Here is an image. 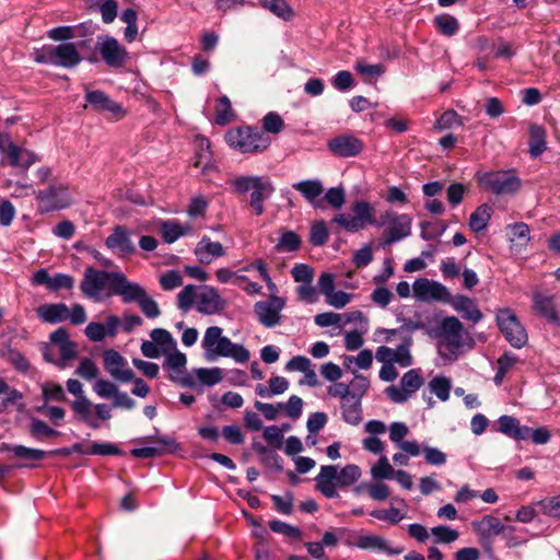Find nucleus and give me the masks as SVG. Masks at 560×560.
Listing matches in <instances>:
<instances>
[{
	"label": "nucleus",
	"mask_w": 560,
	"mask_h": 560,
	"mask_svg": "<svg viewBox=\"0 0 560 560\" xmlns=\"http://www.w3.org/2000/svg\"><path fill=\"white\" fill-rule=\"evenodd\" d=\"M352 214L338 213L334 217L332 223H336L350 233L358 232L366 224L383 226L388 224L385 232L384 244L398 242L411 233V218L408 214H397L394 211H386L381 215L380 221L375 219V210L366 201H357L352 206Z\"/></svg>",
	"instance_id": "nucleus-1"
},
{
	"label": "nucleus",
	"mask_w": 560,
	"mask_h": 560,
	"mask_svg": "<svg viewBox=\"0 0 560 560\" xmlns=\"http://www.w3.org/2000/svg\"><path fill=\"white\" fill-rule=\"evenodd\" d=\"M474 340L455 316L445 317L439 330V353L448 361H455L466 350L471 349Z\"/></svg>",
	"instance_id": "nucleus-2"
},
{
	"label": "nucleus",
	"mask_w": 560,
	"mask_h": 560,
	"mask_svg": "<svg viewBox=\"0 0 560 560\" xmlns=\"http://www.w3.org/2000/svg\"><path fill=\"white\" fill-rule=\"evenodd\" d=\"M202 348L208 361H213L219 357L232 358L236 362L245 363L249 359V351L242 345L233 343L228 337L222 336V328L211 326L207 328Z\"/></svg>",
	"instance_id": "nucleus-3"
},
{
	"label": "nucleus",
	"mask_w": 560,
	"mask_h": 560,
	"mask_svg": "<svg viewBox=\"0 0 560 560\" xmlns=\"http://www.w3.org/2000/svg\"><path fill=\"white\" fill-rule=\"evenodd\" d=\"M361 477L358 465L349 464L338 471L335 465H324L316 477V488L326 498H337V487L346 488L354 485Z\"/></svg>",
	"instance_id": "nucleus-4"
},
{
	"label": "nucleus",
	"mask_w": 560,
	"mask_h": 560,
	"mask_svg": "<svg viewBox=\"0 0 560 560\" xmlns=\"http://www.w3.org/2000/svg\"><path fill=\"white\" fill-rule=\"evenodd\" d=\"M224 138L231 148L245 154L261 153L271 143L270 137L250 126L231 128Z\"/></svg>",
	"instance_id": "nucleus-5"
},
{
	"label": "nucleus",
	"mask_w": 560,
	"mask_h": 560,
	"mask_svg": "<svg viewBox=\"0 0 560 560\" xmlns=\"http://www.w3.org/2000/svg\"><path fill=\"white\" fill-rule=\"evenodd\" d=\"M232 185L238 194H245L249 189L253 190L250 194L249 206L254 209L257 215H261L264 213V201L275 191L271 180L268 177L262 176H240L232 180Z\"/></svg>",
	"instance_id": "nucleus-6"
},
{
	"label": "nucleus",
	"mask_w": 560,
	"mask_h": 560,
	"mask_svg": "<svg viewBox=\"0 0 560 560\" xmlns=\"http://www.w3.org/2000/svg\"><path fill=\"white\" fill-rule=\"evenodd\" d=\"M38 202V211L48 213L69 208L73 202L70 188L66 184L49 185L46 189L35 192Z\"/></svg>",
	"instance_id": "nucleus-7"
},
{
	"label": "nucleus",
	"mask_w": 560,
	"mask_h": 560,
	"mask_svg": "<svg viewBox=\"0 0 560 560\" xmlns=\"http://www.w3.org/2000/svg\"><path fill=\"white\" fill-rule=\"evenodd\" d=\"M117 272H108L104 270H97L93 267H88L84 270L83 279L80 283L81 292L84 296L100 301L102 292L109 288L113 293V283Z\"/></svg>",
	"instance_id": "nucleus-8"
},
{
	"label": "nucleus",
	"mask_w": 560,
	"mask_h": 560,
	"mask_svg": "<svg viewBox=\"0 0 560 560\" xmlns=\"http://www.w3.org/2000/svg\"><path fill=\"white\" fill-rule=\"evenodd\" d=\"M497 322L501 332L513 347L521 348L525 345L527 334L511 310L499 311Z\"/></svg>",
	"instance_id": "nucleus-9"
},
{
	"label": "nucleus",
	"mask_w": 560,
	"mask_h": 560,
	"mask_svg": "<svg viewBox=\"0 0 560 560\" xmlns=\"http://www.w3.org/2000/svg\"><path fill=\"white\" fill-rule=\"evenodd\" d=\"M423 378L419 370L412 369L406 372L401 380L400 386H388L385 389L387 397L395 404L406 402L421 386Z\"/></svg>",
	"instance_id": "nucleus-10"
},
{
	"label": "nucleus",
	"mask_w": 560,
	"mask_h": 560,
	"mask_svg": "<svg viewBox=\"0 0 560 560\" xmlns=\"http://www.w3.org/2000/svg\"><path fill=\"white\" fill-rule=\"evenodd\" d=\"M480 184L497 195L513 194L521 186L520 178L512 172H490L480 178Z\"/></svg>",
	"instance_id": "nucleus-11"
},
{
	"label": "nucleus",
	"mask_w": 560,
	"mask_h": 560,
	"mask_svg": "<svg viewBox=\"0 0 560 560\" xmlns=\"http://www.w3.org/2000/svg\"><path fill=\"white\" fill-rule=\"evenodd\" d=\"M413 295L422 302H450L451 293L440 282L427 278L417 279L412 285Z\"/></svg>",
	"instance_id": "nucleus-12"
},
{
	"label": "nucleus",
	"mask_w": 560,
	"mask_h": 560,
	"mask_svg": "<svg viewBox=\"0 0 560 560\" xmlns=\"http://www.w3.org/2000/svg\"><path fill=\"white\" fill-rule=\"evenodd\" d=\"M96 47L106 65L113 68L124 66L128 54L115 37L109 35L98 37Z\"/></svg>",
	"instance_id": "nucleus-13"
},
{
	"label": "nucleus",
	"mask_w": 560,
	"mask_h": 560,
	"mask_svg": "<svg viewBox=\"0 0 560 560\" xmlns=\"http://www.w3.org/2000/svg\"><path fill=\"white\" fill-rule=\"evenodd\" d=\"M284 300L277 295H271L266 301H259L255 304V314L260 324L265 327L271 328L278 325L281 320V311L284 307Z\"/></svg>",
	"instance_id": "nucleus-14"
},
{
	"label": "nucleus",
	"mask_w": 560,
	"mask_h": 560,
	"mask_svg": "<svg viewBox=\"0 0 560 560\" xmlns=\"http://www.w3.org/2000/svg\"><path fill=\"white\" fill-rule=\"evenodd\" d=\"M104 369L116 381L128 383L133 380L135 373L128 366L127 360L116 350L109 349L103 353Z\"/></svg>",
	"instance_id": "nucleus-15"
},
{
	"label": "nucleus",
	"mask_w": 560,
	"mask_h": 560,
	"mask_svg": "<svg viewBox=\"0 0 560 560\" xmlns=\"http://www.w3.org/2000/svg\"><path fill=\"white\" fill-rule=\"evenodd\" d=\"M472 527L479 542L487 549H491L492 539L505 533V525L493 515H485L480 521L474 522Z\"/></svg>",
	"instance_id": "nucleus-16"
},
{
	"label": "nucleus",
	"mask_w": 560,
	"mask_h": 560,
	"mask_svg": "<svg viewBox=\"0 0 560 560\" xmlns=\"http://www.w3.org/2000/svg\"><path fill=\"white\" fill-rule=\"evenodd\" d=\"M105 244L108 249L117 253L120 257L131 256L137 250L131 240L130 232L122 225L114 228L113 233L106 238Z\"/></svg>",
	"instance_id": "nucleus-17"
},
{
	"label": "nucleus",
	"mask_w": 560,
	"mask_h": 560,
	"mask_svg": "<svg viewBox=\"0 0 560 560\" xmlns=\"http://www.w3.org/2000/svg\"><path fill=\"white\" fill-rule=\"evenodd\" d=\"M115 279L113 294L121 296L125 303L138 302L144 296L147 292L144 288L139 283L129 281L124 273L117 272ZM108 295H112V293H108Z\"/></svg>",
	"instance_id": "nucleus-18"
},
{
	"label": "nucleus",
	"mask_w": 560,
	"mask_h": 560,
	"mask_svg": "<svg viewBox=\"0 0 560 560\" xmlns=\"http://www.w3.org/2000/svg\"><path fill=\"white\" fill-rule=\"evenodd\" d=\"M186 363V355L175 348L174 350L168 351L164 366L171 371L170 377L172 381L178 382L183 386L191 387L194 385V381L190 376L185 375L184 373Z\"/></svg>",
	"instance_id": "nucleus-19"
},
{
	"label": "nucleus",
	"mask_w": 560,
	"mask_h": 560,
	"mask_svg": "<svg viewBox=\"0 0 560 560\" xmlns=\"http://www.w3.org/2000/svg\"><path fill=\"white\" fill-rule=\"evenodd\" d=\"M327 145L330 152L339 158L355 156L360 154L363 149L362 141L349 135H342L332 138L328 141Z\"/></svg>",
	"instance_id": "nucleus-20"
},
{
	"label": "nucleus",
	"mask_w": 560,
	"mask_h": 560,
	"mask_svg": "<svg viewBox=\"0 0 560 560\" xmlns=\"http://www.w3.org/2000/svg\"><path fill=\"white\" fill-rule=\"evenodd\" d=\"M409 348V343L399 345L396 349L381 346L376 349L375 358L382 363L392 362V364L397 363L402 368H407L412 363V357Z\"/></svg>",
	"instance_id": "nucleus-21"
},
{
	"label": "nucleus",
	"mask_w": 560,
	"mask_h": 560,
	"mask_svg": "<svg viewBox=\"0 0 560 560\" xmlns=\"http://www.w3.org/2000/svg\"><path fill=\"white\" fill-rule=\"evenodd\" d=\"M224 301L218 291L210 287L200 288L196 296V310L201 314H215L224 308Z\"/></svg>",
	"instance_id": "nucleus-22"
},
{
	"label": "nucleus",
	"mask_w": 560,
	"mask_h": 560,
	"mask_svg": "<svg viewBox=\"0 0 560 560\" xmlns=\"http://www.w3.org/2000/svg\"><path fill=\"white\" fill-rule=\"evenodd\" d=\"M355 546L363 550L382 552L387 556H397L404 551L402 547H392L385 538L375 534L358 536Z\"/></svg>",
	"instance_id": "nucleus-23"
},
{
	"label": "nucleus",
	"mask_w": 560,
	"mask_h": 560,
	"mask_svg": "<svg viewBox=\"0 0 560 560\" xmlns=\"http://www.w3.org/2000/svg\"><path fill=\"white\" fill-rule=\"evenodd\" d=\"M85 100L98 113L109 114L119 118L125 115L121 106L102 91L96 90L88 92Z\"/></svg>",
	"instance_id": "nucleus-24"
},
{
	"label": "nucleus",
	"mask_w": 560,
	"mask_h": 560,
	"mask_svg": "<svg viewBox=\"0 0 560 560\" xmlns=\"http://www.w3.org/2000/svg\"><path fill=\"white\" fill-rule=\"evenodd\" d=\"M49 340L56 346L61 361L67 363L77 357V345L70 340V335L66 328L60 327L51 332Z\"/></svg>",
	"instance_id": "nucleus-25"
},
{
	"label": "nucleus",
	"mask_w": 560,
	"mask_h": 560,
	"mask_svg": "<svg viewBox=\"0 0 560 560\" xmlns=\"http://www.w3.org/2000/svg\"><path fill=\"white\" fill-rule=\"evenodd\" d=\"M54 54V65L63 67V68H72L80 63L81 56L72 43H65L58 46H51Z\"/></svg>",
	"instance_id": "nucleus-26"
},
{
	"label": "nucleus",
	"mask_w": 560,
	"mask_h": 560,
	"mask_svg": "<svg viewBox=\"0 0 560 560\" xmlns=\"http://www.w3.org/2000/svg\"><path fill=\"white\" fill-rule=\"evenodd\" d=\"M293 189L299 191L312 206L323 208V201L319 196L324 192L323 183L318 179H307L294 183Z\"/></svg>",
	"instance_id": "nucleus-27"
},
{
	"label": "nucleus",
	"mask_w": 560,
	"mask_h": 560,
	"mask_svg": "<svg viewBox=\"0 0 560 560\" xmlns=\"http://www.w3.org/2000/svg\"><path fill=\"white\" fill-rule=\"evenodd\" d=\"M156 446L133 448L130 453L137 458H152L163 455L165 452H175L178 447L174 440L160 436L155 441Z\"/></svg>",
	"instance_id": "nucleus-28"
},
{
	"label": "nucleus",
	"mask_w": 560,
	"mask_h": 560,
	"mask_svg": "<svg viewBox=\"0 0 560 560\" xmlns=\"http://www.w3.org/2000/svg\"><path fill=\"white\" fill-rule=\"evenodd\" d=\"M4 154L9 158V162L12 166L25 170L38 161V158L34 152L18 147L13 142L7 143V152Z\"/></svg>",
	"instance_id": "nucleus-29"
},
{
	"label": "nucleus",
	"mask_w": 560,
	"mask_h": 560,
	"mask_svg": "<svg viewBox=\"0 0 560 560\" xmlns=\"http://www.w3.org/2000/svg\"><path fill=\"white\" fill-rule=\"evenodd\" d=\"M195 254L201 264H210L213 258L224 256L225 250L221 243L212 242L209 237L203 236L198 242Z\"/></svg>",
	"instance_id": "nucleus-30"
},
{
	"label": "nucleus",
	"mask_w": 560,
	"mask_h": 560,
	"mask_svg": "<svg viewBox=\"0 0 560 560\" xmlns=\"http://www.w3.org/2000/svg\"><path fill=\"white\" fill-rule=\"evenodd\" d=\"M450 302L454 310L458 312L465 319L472 323H478L482 318L480 310L470 298L465 295H456Z\"/></svg>",
	"instance_id": "nucleus-31"
},
{
	"label": "nucleus",
	"mask_w": 560,
	"mask_h": 560,
	"mask_svg": "<svg viewBox=\"0 0 560 560\" xmlns=\"http://www.w3.org/2000/svg\"><path fill=\"white\" fill-rule=\"evenodd\" d=\"M36 312L43 322L50 324L65 322L69 317V307L63 303L43 304Z\"/></svg>",
	"instance_id": "nucleus-32"
},
{
	"label": "nucleus",
	"mask_w": 560,
	"mask_h": 560,
	"mask_svg": "<svg viewBox=\"0 0 560 560\" xmlns=\"http://www.w3.org/2000/svg\"><path fill=\"white\" fill-rule=\"evenodd\" d=\"M533 301L535 311L541 316L552 322L558 319L553 295H547L542 292L536 291L533 294Z\"/></svg>",
	"instance_id": "nucleus-33"
},
{
	"label": "nucleus",
	"mask_w": 560,
	"mask_h": 560,
	"mask_svg": "<svg viewBox=\"0 0 560 560\" xmlns=\"http://www.w3.org/2000/svg\"><path fill=\"white\" fill-rule=\"evenodd\" d=\"M1 452H9L14 457L25 459L28 463L39 462L45 458L46 452L38 448H31L23 445H10L3 443L0 447Z\"/></svg>",
	"instance_id": "nucleus-34"
},
{
	"label": "nucleus",
	"mask_w": 560,
	"mask_h": 560,
	"mask_svg": "<svg viewBox=\"0 0 560 560\" xmlns=\"http://www.w3.org/2000/svg\"><path fill=\"white\" fill-rule=\"evenodd\" d=\"M160 231L164 241L168 244L174 243L180 236L191 233L190 225H182L174 220L163 221L160 224Z\"/></svg>",
	"instance_id": "nucleus-35"
},
{
	"label": "nucleus",
	"mask_w": 560,
	"mask_h": 560,
	"mask_svg": "<svg viewBox=\"0 0 560 560\" xmlns=\"http://www.w3.org/2000/svg\"><path fill=\"white\" fill-rule=\"evenodd\" d=\"M341 409L347 423L357 425L361 422V399L348 397L341 401Z\"/></svg>",
	"instance_id": "nucleus-36"
},
{
	"label": "nucleus",
	"mask_w": 560,
	"mask_h": 560,
	"mask_svg": "<svg viewBox=\"0 0 560 560\" xmlns=\"http://www.w3.org/2000/svg\"><path fill=\"white\" fill-rule=\"evenodd\" d=\"M546 150V132L540 126L533 125L529 128V154L538 158Z\"/></svg>",
	"instance_id": "nucleus-37"
},
{
	"label": "nucleus",
	"mask_w": 560,
	"mask_h": 560,
	"mask_svg": "<svg viewBox=\"0 0 560 560\" xmlns=\"http://www.w3.org/2000/svg\"><path fill=\"white\" fill-rule=\"evenodd\" d=\"M492 209L488 205L479 206L469 218V228L478 233L483 231L491 218Z\"/></svg>",
	"instance_id": "nucleus-38"
},
{
	"label": "nucleus",
	"mask_w": 560,
	"mask_h": 560,
	"mask_svg": "<svg viewBox=\"0 0 560 560\" xmlns=\"http://www.w3.org/2000/svg\"><path fill=\"white\" fill-rule=\"evenodd\" d=\"M235 117V114L232 109L231 102L228 96L223 95L218 98L215 104V122L218 125L224 126L231 122Z\"/></svg>",
	"instance_id": "nucleus-39"
},
{
	"label": "nucleus",
	"mask_w": 560,
	"mask_h": 560,
	"mask_svg": "<svg viewBox=\"0 0 560 560\" xmlns=\"http://www.w3.org/2000/svg\"><path fill=\"white\" fill-rule=\"evenodd\" d=\"M152 341H154L158 346H161L162 351L167 353L176 348V341L173 339L172 335L162 328H155L150 334Z\"/></svg>",
	"instance_id": "nucleus-40"
},
{
	"label": "nucleus",
	"mask_w": 560,
	"mask_h": 560,
	"mask_svg": "<svg viewBox=\"0 0 560 560\" xmlns=\"http://www.w3.org/2000/svg\"><path fill=\"white\" fill-rule=\"evenodd\" d=\"M429 387L442 401H446L448 399L451 390V382L448 378L444 376L433 377L429 383Z\"/></svg>",
	"instance_id": "nucleus-41"
},
{
	"label": "nucleus",
	"mask_w": 560,
	"mask_h": 560,
	"mask_svg": "<svg viewBox=\"0 0 560 560\" xmlns=\"http://www.w3.org/2000/svg\"><path fill=\"white\" fill-rule=\"evenodd\" d=\"M198 294L197 288L192 284L186 285L177 295V306L184 312H187L192 304H196V296Z\"/></svg>",
	"instance_id": "nucleus-42"
},
{
	"label": "nucleus",
	"mask_w": 560,
	"mask_h": 560,
	"mask_svg": "<svg viewBox=\"0 0 560 560\" xmlns=\"http://www.w3.org/2000/svg\"><path fill=\"white\" fill-rule=\"evenodd\" d=\"M262 5L283 20H289L292 15V10L285 0H264Z\"/></svg>",
	"instance_id": "nucleus-43"
},
{
	"label": "nucleus",
	"mask_w": 560,
	"mask_h": 560,
	"mask_svg": "<svg viewBox=\"0 0 560 560\" xmlns=\"http://www.w3.org/2000/svg\"><path fill=\"white\" fill-rule=\"evenodd\" d=\"M30 432L32 436L37 440H42L44 438H56L60 434L58 431L48 427L46 422L38 419H34L32 421Z\"/></svg>",
	"instance_id": "nucleus-44"
},
{
	"label": "nucleus",
	"mask_w": 560,
	"mask_h": 560,
	"mask_svg": "<svg viewBox=\"0 0 560 560\" xmlns=\"http://www.w3.org/2000/svg\"><path fill=\"white\" fill-rule=\"evenodd\" d=\"M434 24L439 31L447 36L454 35L458 30V22L455 18L443 14L434 19Z\"/></svg>",
	"instance_id": "nucleus-45"
},
{
	"label": "nucleus",
	"mask_w": 560,
	"mask_h": 560,
	"mask_svg": "<svg viewBox=\"0 0 560 560\" xmlns=\"http://www.w3.org/2000/svg\"><path fill=\"white\" fill-rule=\"evenodd\" d=\"M395 472L386 456H382L371 469L374 479H389L395 476Z\"/></svg>",
	"instance_id": "nucleus-46"
},
{
	"label": "nucleus",
	"mask_w": 560,
	"mask_h": 560,
	"mask_svg": "<svg viewBox=\"0 0 560 560\" xmlns=\"http://www.w3.org/2000/svg\"><path fill=\"white\" fill-rule=\"evenodd\" d=\"M348 386L350 387V397L362 399L370 387V381L361 374H355Z\"/></svg>",
	"instance_id": "nucleus-47"
},
{
	"label": "nucleus",
	"mask_w": 560,
	"mask_h": 560,
	"mask_svg": "<svg viewBox=\"0 0 560 560\" xmlns=\"http://www.w3.org/2000/svg\"><path fill=\"white\" fill-rule=\"evenodd\" d=\"M262 128L266 132L278 135L284 128V121L277 113H268L262 118Z\"/></svg>",
	"instance_id": "nucleus-48"
},
{
	"label": "nucleus",
	"mask_w": 560,
	"mask_h": 560,
	"mask_svg": "<svg viewBox=\"0 0 560 560\" xmlns=\"http://www.w3.org/2000/svg\"><path fill=\"white\" fill-rule=\"evenodd\" d=\"M93 390L97 394L98 397L110 399L115 398V396L118 393V387L113 382H109L107 380H97L95 384L93 385Z\"/></svg>",
	"instance_id": "nucleus-49"
},
{
	"label": "nucleus",
	"mask_w": 560,
	"mask_h": 560,
	"mask_svg": "<svg viewBox=\"0 0 560 560\" xmlns=\"http://www.w3.org/2000/svg\"><path fill=\"white\" fill-rule=\"evenodd\" d=\"M71 408L73 412L78 416L79 420L85 422L90 420L92 417V402L88 397H81V399H75Z\"/></svg>",
	"instance_id": "nucleus-50"
},
{
	"label": "nucleus",
	"mask_w": 560,
	"mask_h": 560,
	"mask_svg": "<svg viewBox=\"0 0 560 560\" xmlns=\"http://www.w3.org/2000/svg\"><path fill=\"white\" fill-rule=\"evenodd\" d=\"M196 375L198 380L206 385L212 386L222 380V371L219 368L213 369H197Z\"/></svg>",
	"instance_id": "nucleus-51"
},
{
	"label": "nucleus",
	"mask_w": 560,
	"mask_h": 560,
	"mask_svg": "<svg viewBox=\"0 0 560 560\" xmlns=\"http://www.w3.org/2000/svg\"><path fill=\"white\" fill-rule=\"evenodd\" d=\"M42 389L45 400L65 401L67 399L62 386L54 382H46Z\"/></svg>",
	"instance_id": "nucleus-52"
},
{
	"label": "nucleus",
	"mask_w": 560,
	"mask_h": 560,
	"mask_svg": "<svg viewBox=\"0 0 560 560\" xmlns=\"http://www.w3.org/2000/svg\"><path fill=\"white\" fill-rule=\"evenodd\" d=\"M269 528L291 538L300 539L302 537V532L298 527L278 520L270 521Z\"/></svg>",
	"instance_id": "nucleus-53"
},
{
	"label": "nucleus",
	"mask_w": 560,
	"mask_h": 560,
	"mask_svg": "<svg viewBox=\"0 0 560 560\" xmlns=\"http://www.w3.org/2000/svg\"><path fill=\"white\" fill-rule=\"evenodd\" d=\"M431 533L434 536L435 541L436 542H441V544L453 542L459 536L457 530L452 529V528H450L447 526H443V525L432 527L431 528Z\"/></svg>",
	"instance_id": "nucleus-54"
},
{
	"label": "nucleus",
	"mask_w": 560,
	"mask_h": 560,
	"mask_svg": "<svg viewBox=\"0 0 560 560\" xmlns=\"http://www.w3.org/2000/svg\"><path fill=\"white\" fill-rule=\"evenodd\" d=\"M328 240V231L324 221H317L312 225L310 242L314 246H322Z\"/></svg>",
	"instance_id": "nucleus-55"
},
{
	"label": "nucleus",
	"mask_w": 560,
	"mask_h": 560,
	"mask_svg": "<svg viewBox=\"0 0 560 560\" xmlns=\"http://www.w3.org/2000/svg\"><path fill=\"white\" fill-rule=\"evenodd\" d=\"M371 516L381 521H386L390 524H397L405 518V514H402L396 508H390L387 510H374L371 512Z\"/></svg>",
	"instance_id": "nucleus-56"
},
{
	"label": "nucleus",
	"mask_w": 560,
	"mask_h": 560,
	"mask_svg": "<svg viewBox=\"0 0 560 560\" xmlns=\"http://www.w3.org/2000/svg\"><path fill=\"white\" fill-rule=\"evenodd\" d=\"M301 240L299 235L294 232H285L280 237L277 248L279 250H287V252H293L296 250L300 247Z\"/></svg>",
	"instance_id": "nucleus-57"
},
{
	"label": "nucleus",
	"mask_w": 560,
	"mask_h": 560,
	"mask_svg": "<svg viewBox=\"0 0 560 560\" xmlns=\"http://www.w3.org/2000/svg\"><path fill=\"white\" fill-rule=\"evenodd\" d=\"M163 290L170 291L183 284V277L177 270H170L160 277Z\"/></svg>",
	"instance_id": "nucleus-58"
},
{
	"label": "nucleus",
	"mask_w": 560,
	"mask_h": 560,
	"mask_svg": "<svg viewBox=\"0 0 560 560\" xmlns=\"http://www.w3.org/2000/svg\"><path fill=\"white\" fill-rule=\"evenodd\" d=\"M460 119L455 110H446L435 121L434 128L439 130L450 129L456 125H460Z\"/></svg>",
	"instance_id": "nucleus-59"
},
{
	"label": "nucleus",
	"mask_w": 560,
	"mask_h": 560,
	"mask_svg": "<svg viewBox=\"0 0 560 560\" xmlns=\"http://www.w3.org/2000/svg\"><path fill=\"white\" fill-rule=\"evenodd\" d=\"M325 200L334 209H340L346 201V194L342 187L329 188L325 194Z\"/></svg>",
	"instance_id": "nucleus-60"
},
{
	"label": "nucleus",
	"mask_w": 560,
	"mask_h": 560,
	"mask_svg": "<svg viewBox=\"0 0 560 560\" xmlns=\"http://www.w3.org/2000/svg\"><path fill=\"white\" fill-rule=\"evenodd\" d=\"M137 303L147 317L156 318L160 316L161 311L158 303L152 298L148 296L147 292Z\"/></svg>",
	"instance_id": "nucleus-61"
},
{
	"label": "nucleus",
	"mask_w": 560,
	"mask_h": 560,
	"mask_svg": "<svg viewBox=\"0 0 560 560\" xmlns=\"http://www.w3.org/2000/svg\"><path fill=\"white\" fill-rule=\"evenodd\" d=\"M281 409L285 410L288 417L298 419L302 413L303 400L299 396H291L287 404H279Z\"/></svg>",
	"instance_id": "nucleus-62"
},
{
	"label": "nucleus",
	"mask_w": 560,
	"mask_h": 560,
	"mask_svg": "<svg viewBox=\"0 0 560 560\" xmlns=\"http://www.w3.org/2000/svg\"><path fill=\"white\" fill-rule=\"evenodd\" d=\"M271 500L275 504V508L278 512L289 515L292 513L293 505V494L291 492H287L285 495L281 497L278 494L271 495Z\"/></svg>",
	"instance_id": "nucleus-63"
},
{
	"label": "nucleus",
	"mask_w": 560,
	"mask_h": 560,
	"mask_svg": "<svg viewBox=\"0 0 560 560\" xmlns=\"http://www.w3.org/2000/svg\"><path fill=\"white\" fill-rule=\"evenodd\" d=\"M77 373L82 378L90 381L97 376L98 368L91 359L84 358L81 360Z\"/></svg>",
	"instance_id": "nucleus-64"
}]
</instances>
